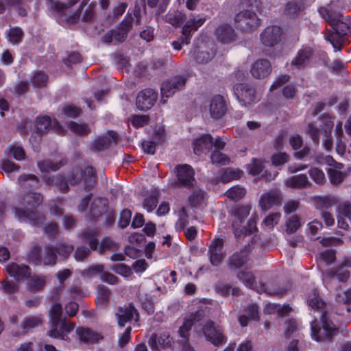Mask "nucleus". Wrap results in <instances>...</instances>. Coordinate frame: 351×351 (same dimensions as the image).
I'll return each instance as SVG.
<instances>
[{
  "label": "nucleus",
  "instance_id": "f257e3e1",
  "mask_svg": "<svg viewBox=\"0 0 351 351\" xmlns=\"http://www.w3.org/2000/svg\"><path fill=\"white\" fill-rule=\"evenodd\" d=\"M84 180V190L90 191L97 182V177L95 168L88 165L82 169L80 167H75L72 169L67 178L62 174H57L52 176H45L43 180L47 185L56 186L63 193L69 191V185L74 186Z\"/></svg>",
  "mask_w": 351,
  "mask_h": 351
},
{
  "label": "nucleus",
  "instance_id": "f03ea898",
  "mask_svg": "<svg viewBox=\"0 0 351 351\" xmlns=\"http://www.w3.org/2000/svg\"><path fill=\"white\" fill-rule=\"evenodd\" d=\"M43 202V196L40 193L29 191L22 199L23 208H12L15 217L20 220L27 221L35 227H40L45 219V215L38 210Z\"/></svg>",
  "mask_w": 351,
  "mask_h": 351
},
{
  "label": "nucleus",
  "instance_id": "7ed1b4c3",
  "mask_svg": "<svg viewBox=\"0 0 351 351\" xmlns=\"http://www.w3.org/2000/svg\"><path fill=\"white\" fill-rule=\"evenodd\" d=\"M321 321L322 324V329L316 319L311 323V337L313 339L316 341H322L326 339L330 340L333 336L337 332L338 328L335 326L334 323L330 320L326 311H323L321 316Z\"/></svg>",
  "mask_w": 351,
  "mask_h": 351
},
{
  "label": "nucleus",
  "instance_id": "20e7f679",
  "mask_svg": "<svg viewBox=\"0 0 351 351\" xmlns=\"http://www.w3.org/2000/svg\"><path fill=\"white\" fill-rule=\"evenodd\" d=\"M328 19L332 31L330 34L326 36V39L331 43L335 51H341L350 27L346 23L336 19H330L329 16Z\"/></svg>",
  "mask_w": 351,
  "mask_h": 351
},
{
  "label": "nucleus",
  "instance_id": "39448f33",
  "mask_svg": "<svg viewBox=\"0 0 351 351\" xmlns=\"http://www.w3.org/2000/svg\"><path fill=\"white\" fill-rule=\"evenodd\" d=\"M234 21L236 27L243 33H252L261 24V20L256 14L250 10H243L237 13Z\"/></svg>",
  "mask_w": 351,
  "mask_h": 351
},
{
  "label": "nucleus",
  "instance_id": "423d86ee",
  "mask_svg": "<svg viewBox=\"0 0 351 351\" xmlns=\"http://www.w3.org/2000/svg\"><path fill=\"white\" fill-rule=\"evenodd\" d=\"M202 317V313L199 311H196L184 318L183 324L178 330L180 337L183 339V342L182 343V350L183 351H193V347L189 343L190 331L192 326L196 322H199Z\"/></svg>",
  "mask_w": 351,
  "mask_h": 351
},
{
  "label": "nucleus",
  "instance_id": "0eeeda50",
  "mask_svg": "<svg viewBox=\"0 0 351 351\" xmlns=\"http://www.w3.org/2000/svg\"><path fill=\"white\" fill-rule=\"evenodd\" d=\"M187 77L184 75H178L163 82L160 87L162 99L165 103L164 98H169L176 92L182 90L186 86Z\"/></svg>",
  "mask_w": 351,
  "mask_h": 351
},
{
  "label": "nucleus",
  "instance_id": "6e6552de",
  "mask_svg": "<svg viewBox=\"0 0 351 351\" xmlns=\"http://www.w3.org/2000/svg\"><path fill=\"white\" fill-rule=\"evenodd\" d=\"M233 90L239 102L243 106L252 104L256 99V90L251 84H237L234 86Z\"/></svg>",
  "mask_w": 351,
  "mask_h": 351
},
{
  "label": "nucleus",
  "instance_id": "1a4fd4ad",
  "mask_svg": "<svg viewBox=\"0 0 351 351\" xmlns=\"http://www.w3.org/2000/svg\"><path fill=\"white\" fill-rule=\"evenodd\" d=\"M202 332L207 341L218 346L226 341V337L220 326L212 320H208L202 328Z\"/></svg>",
  "mask_w": 351,
  "mask_h": 351
},
{
  "label": "nucleus",
  "instance_id": "9d476101",
  "mask_svg": "<svg viewBox=\"0 0 351 351\" xmlns=\"http://www.w3.org/2000/svg\"><path fill=\"white\" fill-rule=\"evenodd\" d=\"M178 184L188 189H191L196 183L195 171L187 164L178 165L176 167Z\"/></svg>",
  "mask_w": 351,
  "mask_h": 351
},
{
  "label": "nucleus",
  "instance_id": "9b49d317",
  "mask_svg": "<svg viewBox=\"0 0 351 351\" xmlns=\"http://www.w3.org/2000/svg\"><path fill=\"white\" fill-rule=\"evenodd\" d=\"M118 134L112 130L95 138L90 145V149L94 152H100L108 149L112 143L117 144Z\"/></svg>",
  "mask_w": 351,
  "mask_h": 351
},
{
  "label": "nucleus",
  "instance_id": "f8f14e48",
  "mask_svg": "<svg viewBox=\"0 0 351 351\" xmlns=\"http://www.w3.org/2000/svg\"><path fill=\"white\" fill-rule=\"evenodd\" d=\"M283 29L278 25L267 26L260 34L261 43L266 47H274L280 43Z\"/></svg>",
  "mask_w": 351,
  "mask_h": 351
},
{
  "label": "nucleus",
  "instance_id": "ddd939ff",
  "mask_svg": "<svg viewBox=\"0 0 351 351\" xmlns=\"http://www.w3.org/2000/svg\"><path fill=\"white\" fill-rule=\"evenodd\" d=\"M250 252L249 245H244L239 251L234 252L228 257V269L231 271L241 269L248 262Z\"/></svg>",
  "mask_w": 351,
  "mask_h": 351
},
{
  "label": "nucleus",
  "instance_id": "4468645a",
  "mask_svg": "<svg viewBox=\"0 0 351 351\" xmlns=\"http://www.w3.org/2000/svg\"><path fill=\"white\" fill-rule=\"evenodd\" d=\"M223 239L215 238L208 245V255L209 261L213 266H218L223 259L226 253L223 251Z\"/></svg>",
  "mask_w": 351,
  "mask_h": 351
},
{
  "label": "nucleus",
  "instance_id": "2eb2a0df",
  "mask_svg": "<svg viewBox=\"0 0 351 351\" xmlns=\"http://www.w3.org/2000/svg\"><path fill=\"white\" fill-rule=\"evenodd\" d=\"M158 99V93L152 88H145L136 97V106L142 111L151 109Z\"/></svg>",
  "mask_w": 351,
  "mask_h": 351
},
{
  "label": "nucleus",
  "instance_id": "dca6fc26",
  "mask_svg": "<svg viewBox=\"0 0 351 351\" xmlns=\"http://www.w3.org/2000/svg\"><path fill=\"white\" fill-rule=\"evenodd\" d=\"M209 111L213 119H221L228 111V106L224 97L220 95H214L210 100Z\"/></svg>",
  "mask_w": 351,
  "mask_h": 351
},
{
  "label": "nucleus",
  "instance_id": "f3484780",
  "mask_svg": "<svg viewBox=\"0 0 351 351\" xmlns=\"http://www.w3.org/2000/svg\"><path fill=\"white\" fill-rule=\"evenodd\" d=\"M215 35L217 40L223 44H230L237 38L234 28L227 23L219 25L215 30Z\"/></svg>",
  "mask_w": 351,
  "mask_h": 351
},
{
  "label": "nucleus",
  "instance_id": "a211bd4d",
  "mask_svg": "<svg viewBox=\"0 0 351 351\" xmlns=\"http://www.w3.org/2000/svg\"><path fill=\"white\" fill-rule=\"evenodd\" d=\"M314 54L313 48L308 46L303 47L293 58L291 64L298 69H304L311 62Z\"/></svg>",
  "mask_w": 351,
  "mask_h": 351
},
{
  "label": "nucleus",
  "instance_id": "6ab92c4d",
  "mask_svg": "<svg viewBox=\"0 0 351 351\" xmlns=\"http://www.w3.org/2000/svg\"><path fill=\"white\" fill-rule=\"evenodd\" d=\"M6 271L10 276L14 278L16 281H23L27 279L32 274L31 268L24 264L10 263L6 265Z\"/></svg>",
  "mask_w": 351,
  "mask_h": 351
},
{
  "label": "nucleus",
  "instance_id": "aec40b11",
  "mask_svg": "<svg viewBox=\"0 0 351 351\" xmlns=\"http://www.w3.org/2000/svg\"><path fill=\"white\" fill-rule=\"evenodd\" d=\"M134 315L136 316L134 319L135 321H138L139 313L133 303H129L128 306H119L118 308V312L116 313L118 324L121 327H124L126 323L130 322L134 318Z\"/></svg>",
  "mask_w": 351,
  "mask_h": 351
},
{
  "label": "nucleus",
  "instance_id": "412c9836",
  "mask_svg": "<svg viewBox=\"0 0 351 351\" xmlns=\"http://www.w3.org/2000/svg\"><path fill=\"white\" fill-rule=\"evenodd\" d=\"M271 71V65L267 59L257 60L251 67L252 75L257 79L265 78L268 76Z\"/></svg>",
  "mask_w": 351,
  "mask_h": 351
},
{
  "label": "nucleus",
  "instance_id": "4be33fe9",
  "mask_svg": "<svg viewBox=\"0 0 351 351\" xmlns=\"http://www.w3.org/2000/svg\"><path fill=\"white\" fill-rule=\"evenodd\" d=\"M213 147V138L209 134L202 135L193 143L194 154L200 156L207 154Z\"/></svg>",
  "mask_w": 351,
  "mask_h": 351
},
{
  "label": "nucleus",
  "instance_id": "5701e85b",
  "mask_svg": "<svg viewBox=\"0 0 351 351\" xmlns=\"http://www.w3.org/2000/svg\"><path fill=\"white\" fill-rule=\"evenodd\" d=\"M351 259H346L341 265L332 269L328 274V277L337 278L342 282H346L350 276Z\"/></svg>",
  "mask_w": 351,
  "mask_h": 351
},
{
  "label": "nucleus",
  "instance_id": "b1692460",
  "mask_svg": "<svg viewBox=\"0 0 351 351\" xmlns=\"http://www.w3.org/2000/svg\"><path fill=\"white\" fill-rule=\"evenodd\" d=\"M206 21V17H200L196 19L195 14H191L189 19L182 27V34L186 35V40H189V37H192L193 33L202 26Z\"/></svg>",
  "mask_w": 351,
  "mask_h": 351
},
{
  "label": "nucleus",
  "instance_id": "393cba45",
  "mask_svg": "<svg viewBox=\"0 0 351 351\" xmlns=\"http://www.w3.org/2000/svg\"><path fill=\"white\" fill-rule=\"evenodd\" d=\"M75 332L79 341L84 343H97L103 338L99 333L86 327H77Z\"/></svg>",
  "mask_w": 351,
  "mask_h": 351
},
{
  "label": "nucleus",
  "instance_id": "a878e982",
  "mask_svg": "<svg viewBox=\"0 0 351 351\" xmlns=\"http://www.w3.org/2000/svg\"><path fill=\"white\" fill-rule=\"evenodd\" d=\"M75 323L67 322L64 318L59 324V328H52L48 332V335L52 338L64 339L67 333L72 331L75 328Z\"/></svg>",
  "mask_w": 351,
  "mask_h": 351
},
{
  "label": "nucleus",
  "instance_id": "bb28decb",
  "mask_svg": "<svg viewBox=\"0 0 351 351\" xmlns=\"http://www.w3.org/2000/svg\"><path fill=\"white\" fill-rule=\"evenodd\" d=\"M108 208V202L106 199L101 197L95 198L91 203L90 213L94 219H97L106 213Z\"/></svg>",
  "mask_w": 351,
  "mask_h": 351
},
{
  "label": "nucleus",
  "instance_id": "cd10ccee",
  "mask_svg": "<svg viewBox=\"0 0 351 351\" xmlns=\"http://www.w3.org/2000/svg\"><path fill=\"white\" fill-rule=\"evenodd\" d=\"M306 0H300V3L295 1H290L286 3L284 13L290 19H298L302 14L304 10V3Z\"/></svg>",
  "mask_w": 351,
  "mask_h": 351
},
{
  "label": "nucleus",
  "instance_id": "c85d7f7f",
  "mask_svg": "<svg viewBox=\"0 0 351 351\" xmlns=\"http://www.w3.org/2000/svg\"><path fill=\"white\" fill-rule=\"evenodd\" d=\"M49 8L50 10L53 11L59 16H62L64 13L71 8L73 5H75L77 3L80 1V0H69L67 3H62L60 0H49Z\"/></svg>",
  "mask_w": 351,
  "mask_h": 351
},
{
  "label": "nucleus",
  "instance_id": "c756f323",
  "mask_svg": "<svg viewBox=\"0 0 351 351\" xmlns=\"http://www.w3.org/2000/svg\"><path fill=\"white\" fill-rule=\"evenodd\" d=\"M49 323L51 328H56L64 319L62 316V307L60 303H53L49 312Z\"/></svg>",
  "mask_w": 351,
  "mask_h": 351
},
{
  "label": "nucleus",
  "instance_id": "7c9ffc66",
  "mask_svg": "<svg viewBox=\"0 0 351 351\" xmlns=\"http://www.w3.org/2000/svg\"><path fill=\"white\" fill-rule=\"evenodd\" d=\"M55 250L56 247L54 245L49 244L45 247V251L42 256L43 265L53 267L57 263L58 256Z\"/></svg>",
  "mask_w": 351,
  "mask_h": 351
},
{
  "label": "nucleus",
  "instance_id": "2f4dec72",
  "mask_svg": "<svg viewBox=\"0 0 351 351\" xmlns=\"http://www.w3.org/2000/svg\"><path fill=\"white\" fill-rule=\"evenodd\" d=\"M42 247L40 245H33L27 254V261L34 266L42 265Z\"/></svg>",
  "mask_w": 351,
  "mask_h": 351
},
{
  "label": "nucleus",
  "instance_id": "473e14b6",
  "mask_svg": "<svg viewBox=\"0 0 351 351\" xmlns=\"http://www.w3.org/2000/svg\"><path fill=\"white\" fill-rule=\"evenodd\" d=\"M19 184L23 189H36L38 186V178L34 174H22L18 178Z\"/></svg>",
  "mask_w": 351,
  "mask_h": 351
},
{
  "label": "nucleus",
  "instance_id": "72a5a7b5",
  "mask_svg": "<svg viewBox=\"0 0 351 351\" xmlns=\"http://www.w3.org/2000/svg\"><path fill=\"white\" fill-rule=\"evenodd\" d=\"M97 234L98 232L96 230H86L82 233V239L88 243L89 249L92 250L97 251L98 249Z\"/></svg>",
  "mask_w": 351,
  "mask_h": 351
},
{
  "label": "nucleus",
  "instance_id": "f704fd0d",
  "mask_svg": "<svg viewBox=\"0 0 351 351\" xmlns=\"http://www.w3.org/2000/svg\"><path fill=\"white\" fill-rule=\"evenodd\" d=\"M5 35L9 43L13 45H18L22 41L24 32L21 27H13L5 31Z\"/></svg>",
  "mask_w": 351,
  "mask_h": 351
},
{
  "label": "nucleus",
  "instance_id": "c9c22d12",
  "mask_svg": "<svg viewBox=\"0 0 351 351\" xmlns=\"http://www.w3.org/2000/svg\"><path fill=\"white\" fill-rule=\"evenodd\" d=\"M308 185V177L304 173L293 176L287 181V186L292 189H304Z\"/></svg>",
  "mask_w": 351,
  "mask_h": 351
},
{
  "label": "nucleus",
  "instance_id": "e433bc0d",
  "mask_svg": "<svg viewBox=\"0 0 351 351\" xmlns=\"http://www.w3.org/2000/svg\"><path fill=\"white\" fill-rule=\"evenodd\" d=\"M111 291L108 287L100 285L97 287L96 304L97 306H106L109 302Z\"/></svg>",
  "mask_w": 351,
  "mask_h": 351
},
{
  "label": "nucleus",
  "instance_id": "4c0bfd02",
  "mask_svg": "<svg viewBox=\"0 0 351 351\" xmlns=\"http://www.w3.org/2000/svg\"><path fill=\"white\" fill-rule=\"evenodd\" d=\"M237 278L250 289H254L256 287V280L253 273L250 271L240 270L237 274Z\"/></svg>",
  "mask_w": 351,
  "mask_h": 351
},
{
  "label": "nucleus",
  "instance_id": "58836bf2",
  "mask_svg": "<svg viewBox=\"0 0 351 351\" xmlns=\"http://www.w3.org/2000/svg\"><path fill=\"white\" fill-rule=\"evenodd\" d=\"M278 200L279 197L275 193L269 192L261 196L259 204L263 210H267L278 204Z\"/></svg>",
  "mask_w": 351,
  "mask_h": 351
},
{
  "label": "nucleus",
  "instance_id": "ea45409f",
  "mask_svg": "<svg viewBox=\"0 0 351 351\" xmlns=\"http://www.w3.org/2000/svg\"><path fill=\"white\" fill-rule=\"evenodd\" d=\"M1 283L3 293L8 295L10 299H14V295L19 291L18 283L8 279L4 280Z\"/></svg>",
  "mask_w": 351,
  "mask_h": 351
},
{
  "label": "nucleus",
  "instance_id": "a19ab883",
  "mask_svg": "<svg viewBox=\"0 0 351 351\" xmlns=\"http://www.w3.org/2000/svg\"><path fill=\"white\" fill-rule=\"evenodd\" d=\"M41 324V319L38 317L30 316L25 317L21 323L22 333L25 335Z\"/></svg>",
  "mask_w": 351,
  "mask_h": 351
},
{
  "label": "nucleus",
  "instance_id": "79ce46f5",
  "mask_svg": "<svg viewBox=\"0 0 351 351\" xmlns=\"http://www.w3.org/2000/svg\"><path fill=\"white\" fill-rule=\"evenodd\" d=\"M51 124V118L49 116L37 117L35 127L40 134L46 133L50 128Z\"/></svg>",
  "mask_w": 351,
  "mask_h": 351
},
{
  "label": "nucleus",
  "instance_id": "37998d69",
  "mask_svg": "<svg viewBox=\"0 0 351 351\" xmlns=\"http://www.w3.org/2000/svg\"><path fill=\"white\" fill-rule=\"evenodd\" d=\"M165 17L166 22L169 23L174 27H179L186 19V15L181 11H177L174 14H169Z\"/></svg>",
  "mask_w": 351,
  "mask_h": 351
},
{
  "label": "nucleus",
  "instance_id": "c03bdc74",
  "mask_svg": "<svg viewBox=\"0 0 351 351\" xmlns=\"http://www.w3.org/2000/svg\"><path fill=\"white\" fill-rule=\"evenodd\" d=\"M118 245L110 237H104L98 245L97 252L103 254L107 250H117Z\"/></svg>",
  "mask_w": 351,
  "mask_h": 351
},
{
  "label": "nucleus",
  "instance_id": "a18cd8bd",
  "mask_svg": "<svg viewBox=\"0 0 351 351\" xmlns=\"http://www.w3.org/2000/svg\"><path fill=\"white\" fill-rule=\"evenodd\" d=\"M248 173L252 176L259 175L264 169L263 162L261 159L253 158L251 162L247 165Z\"/></svg>",
  "mask_w": 351,
  "mask_h": 351
},
{
  "label": "nucleus",
  "instance_id": "49530a36",
  "mask_svg": "<svg viewBox=\"0 0 351 351\" xmlns=\"http://www.w3.org/2000/svg\"><path fill=\"white\" fill-rule=\"evenodd\" d=\"M241 173V171L239 170L235 171L230 168H227L221 175L220 181L223 183H228L232 180L239 179Z\"/></svg>",
  "mask_w": 351,
  "mask_h": 351
},
{
  "label": "nucleus",
  "instance_id": "de8ad7c7",
  "mask_svg": "<svg viewBox=\"0 0 351 351\" xmlns=\"http://www.w3.org/2000/svg\"><path fill=\"white\" fill-rule=\"evenodd\" d=\"M48 82V75L42 71H36L31 78L32 84L38 88H42L46 86Z\"/></svg>",
  "mask_w": 351,
  "mask_h": 351
},
{
  "label": "nucleus",
  "instance_id": "09e8293b",
  "mask_svg": "<svg viewBox=\"0 0 351 351\" xmlns=\"http://www.w3.org/2000/svg\"><path fill=\"white\" fill-rule=\"evenodd\" d=\"M55 247L56 254H58L63 259L68 258L74 250L73 245L65 243H58Z\"/></svg>",
  "mask_w": 351,
  "mask_h": 351
},
{
  "label": "nucleus",
  "instance_id": "8fccbe9b",
  "mask_svg": "<svg viewBox=\"0 0 351 351\" xmlns=\"http://www.w3.org/2000/svg\"><path fill=\"white\" fill-rule=\"evenodd\" d=\"M68 127L71 132L81 136H87L90 132V129L86 124H80L71 121Z\"/></svg>",
  "mask_w": 351,
  "mask_h": 351
},
{
  "label": "nucleus",
  "instance_id": "3c124183",
  "mask_svg": "<svg viewBox=\"0 0 351 351\" xmlns=\"http://www.w3.org/2000/svg\"><path fill=\"white\" fill-rule=\"evenodd\" d=\"M256 223L254 219H250L247 222V226H243L240 230H234V233L236 237L241 235H250L257 231Z\"/></svg>",
  "mask_w": 351,
  "mask_h": 351
},
{
  "label": "nucleus",
  "instance_id": "603ef678",
  "mask_svg": "<svg viewBox=\"0 0 351 351\" xmlns=\"http://www.w3.org/2000/svg\"><path fill=\"white\" fill-rule=\"evenodd\" d=\"M204 199V193L202 190H195L189 197L190 205L193 208H197L202 204Z\"/></svg>",
  "mask_w": 351,
  "mask_h": 351
},
{
  "label": "nucleus",
  "instance_id": "864d4df0",
  "mask_svg": "<svg viewBox=\"0 0 351 351\" xmlns=\"http://www.w3.org/2000/svg\"><path fill=\"white\" fill-rule=\"evenodd\" d=\"M82 112V110L71 104H66L62 110V114L66 118H76Z\"/></svg>",
  "mask_w": 351,
  "mask_h": 351
},
{
  "label": "nucleus",
  "instance_id": "5fc2aeb1",
  "mask_svg": "<svg viewBox=\"0 0 351 351\" xmlns=\"http://www.w3.org/2000/svg\"><path fill=\"white\" fill-rule=\"evenodd\" d=\"M45 279L41 276H36L29 280L27 285L31 291H39L45 286Z\"/></svg>",
  "mask_w": 351,
  "mask_h": 351
},
{
  "label": "nucleus",
  "instance_id": "6e6d98bb",
  "mask_svg": "<svg viewBox=\"0 0 351 351\" xmlns=\"http://www.w3.org/2000/svg\"><path fill=\"white\" fill-rule=\"evenodd\" d=\"M38 165L41 171L49 172L50 171H56L58 170L62 167V163L61 162H54L50 160H45L39 162Z\"/></svg>",
  "mask_w": 351,
  "mask_h": 351
},
{
  "label": "nucleus",
  "instance_id": "4d7b16f0",
  "mask_svg": "<svg viewBox=\"0 0 351 351\" xmlns=\"http://www.w3.org/2000/svg\"><path fill=\"white\" fill-rule=\"evenodd\" d=\"M225 194L228 198L237 201L245 196V190L244 188L235 186L229 189Z\"/></svg>",
  "mask_w": 351,
  "mask_h": 351
},
{
  "label": "nucleus",
  "instance_id": "13d9d810",
  "mask_svg": "<svg viewBox=\"0 0 351 351\" xmlns=\"http://www.w3.org/2000/svg\"><path fill=\"white\" fill-rule=\"evenodd\" d=\"M301 226L300 219L297 215L291 217L286 222V231L291 234L295 232Z\"/></svg>",
  "mask_w": 351,
  "mask_h": 351
},
{
  "label": "nucleus",
  "instance_id": "bf43d9fd",
  "mask_svg": "<svg viewBox=\"0 0 351 351\" xmlns=\"http://www.w3.org/2000/svg\"><path fill=\"white\" fill-rule=\"evenodd\" d=\"M210 159L213 163L221 165H226L230 162L229 158L219 150H214L212 152Z\"/></svg>",
  "mask_w": 351,
  "mask_h": 351
},
{
  "label": "nucleus",
  "instance_id": "052dcab7",
  "mask_svg": "<svg viewBox=\"0 0 351 351\" xmlns=\"http://www.w3.org/2000/svg\"><path fill=\"white\" fill-rule=\"evenodd\" d=\"M315 202L317 208L324 211H327L328 208L332 207V199L328 197H317L315 199Z\"/></svg>",
  "mask_w": 351,
  "mask_h": 351
},
{
  "label": "nucleus",
  "instance_id": "680f3d73",
  "mask_svg": "<svg viewBox=\"0 0 351 351\" xmlns=\"http://www.w3.org/2000/svg\"><path fill=\"white\" fill-rule=\"evenodd\" d=\"M308 306L314 310L323 309L326 303L320 298L316 290L313 291V297L308 300Z\"/></svg>",
  "mask_w": 351,
  "mask_h": 351
},
{
  "label": "nucleus",
  "instance_id": "e2e57ef3",
  "mask_svg": "<svg viewBox=\"0 0 351 351\" xmlns=\"http://www.w3.org/2000/svg\"><path fill=\"white\" fill-rule=\"evenodd\" d=\"M131 217V210L128 208L123 209L120 213L118 220V226L122 229L125 228L129 225Z\"/></svg>",
  "mask_w": 351,
  "mask_h": 351
},
{
  "label": "nucleus",
  "instance_id": "0e129e2a",
  "mask_svg": "<svg viewBox=\"0 0 351 351\" xmlns=\"http://www.w3.org/2000/svg\"><path fill=\"white\" fill-rule=\"evenodd\" d=\"M289 155L285 152L274 153L271 157V162L276 167L285 164L289 161Z\"/></svg>",
  "mask_w": 351,
  "mask_h": 351
},
{
  "label": "nucleus",
  "instance_id": "69168bd1",
  "mask_svg": "<svg viewBox=\"0 0 351 351\" xmlns=\"http://www.w3.org/2000/svg\"><path fill=\"white\" fill-rule=\"evenodd\" d=\"M6 152L12 154L16 160H22L25 159V151L21 146L10 145L7 148Z\"/></svg>",
  "mask_w": 351,
  "mask_h": 351
},
{
  "label": "nucleus",
  "instance_id": "338daca9",
  "mask_svg": "<svg viewBox=\"0 0 351 351\" xmlns=\"http://www.w3.org/2000/svg\"><path fill=\"white\" fill-rule=\"evenodd\" d=\"M308 173L311 179L318 184H324L326 180L324 173L318 168H312Z\"/></svg>",
  "mask_w": 351,
  "mask_h": 351
},
{
  "label": "nucleus",
  "instance_id": "774afa93",
  "mask_svg": "<svg viewBox=\"0 0 351 351\" xmlns=\"http://www.w3.org/2000/svg\"><path fill=\"white\" fill-rule=\"evenodd\" d=\"M158 203V197L154 195L147 196L144 199L143 208L147 210L148 213L152 212Z\"/></svg>",
  "mask_w": 351,
  "mask_h": 351
}]
</instances>
